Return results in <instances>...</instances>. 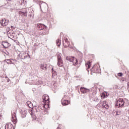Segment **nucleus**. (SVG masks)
Wrapping results in <instances>:
<instances>
[{"label":"nucleus","instance_id":"obj_1","mask_svg":"<svg viewBox=\"0 0 129 129\" xmlns=\"http://www.w3.org/2000/svg\"><path fill=\"white\" fill-rule=\"evenodd\" d=\"M27 82L29 84H34L35 85H39V84H42L43 83L41 78L32 75L29 76V79L27 80L25 83H27Z\"/></svg>","mask_w":129,"mask_h":129},{"label":"nucleus","instance_id":"obj_2","mask_svg":"<svg viewBox=\"0 0 129 129\" xmlns=\"http://www.w3.org/2000/svg\"><path fill=\"white\" fill-rule=\"evenodd\" d=\"M57 65L58 67H63L64 66V63H63V59H62V57L61 54H58L57 55Z\"/></svg>","mask_w":129,"mask_h":129},{"label":"nucleus","instance_id":"obj_3","mask_svg":"<svg viewBox=\"0 0 129 129\" xmlns=\"http://www.w3.org/2000/svg\"><path fill=\"white\" fill-rule=\"evenodd\" d=\"M116 105L118 106V107H122L124 105V101L121 98H119L116 101Z\"/></svg>","mask_w":129,"mask_h":129},{"label":"nucleus","instance_id":"obj_4","mask_svg":"<svg viewBox=\"0 0 129 129\" xmlns=\"http://www.w3.org/2000/svg\"><path fill=\"white\" fill-rule=\"evenodd\" d=\"M66 60L68 61H70V62H73V61H76L75 63L73 62L74 65H77L78 64V60H77V59L75 58V57L72 56H67L66 57Z\"/></svg>","mask_w":129,"mask_h":129},{"label":"nucleus","instance_id":"obj_5","mask_svg":"<svg viewBox=\"0 0 129 129\" xmlns=\"http://www.w3.org/2000/svg\"><path fill=\"white\" fill-rule=\"evenodd\" d=\"M39 6L41 11L42 10H48V5L45 3H41Z\"/></svg>","mask_w":129,"mask_h":129},{"label":"nucleus","instance_id":"obj_6","mask_svg":"<svg viewBox=\"0 0 129 129\" xmlns=\"http://www.w3.org/2000/svg\"><path fill=\"white\" fill-rule=\"evenodd\" d=\"M80 91L83 94H85V93H87V92H89V91H90V90L89 89H87L84 87H81L80 88Z\"/></svg>","mask_w":129,"mask_h":129},{"label":"nucleus","instance_id":"obj_7","mask_svg":"<svg viewBox=\"0 0 129 129\" xmlns=\"http://www.w3.org/2000/svg\"><path fill=\"white\" fill-rule=\"evenodd\" d=\"M20 113L22 117H26L27 116V110L24 108H22L20 110Z\"/></svg>","mask_w":129,"mask_h":129},{"label":"nucleus","instance_id":"obj_8","mask_svg":"<svg viewBox=\"0 0 129 129\" xmlns=\"http://www.w3.org/2000/svg\"><path fill=\"white\" fill-rule=\"evenodd\" d=\"M1 24L2 26H3V27H6V26H8L9 24V20L6 19H2L1 22Z\"/></svg>","mask_w":129,"mask_h":129},{"label":"nucleus","instance_id":"obj_9","mask_svg":"<svg viewBox=\"0 0 129 129\" xmlns=\"http://www.w3.org/2000/svg\"><path fill=\"white\" fill-rule=\"evenodd\" d=\"M61 104H62V105H68V104H69V101L66 100L65 97H64L61 99Z\"/></svg>","mask_w":129,"mask_h":129},{"label":"nucleus","instance_id":"obj_10","mask_svg":"<svg viewBox=\"0 0 129 129\" xmlns=\"http://www.w3.org/2000/svg\"><path fill=\"white\" fill-rule=\"evenodd\" d=\"M20 57L21 59H26V58H28V55H27V54L25 52H21L19 54Z\"/></svg>","mask_w":129,"mask_h":129},{"label":"nucleus","instance_id":"obj_11","mask_svg":"<svg viewBox=\"0 0 129 129\" xmlns=\"http://www.w3.org/2000/svg\"><path fill=\"white\" fill-rule=\"evenodd\" d=\"M5 129H14V125L11 123H9L6 124Z\"/></svg>","mask_w":129,"mask_h":129},{"label":"nucleus","instance_id":"obj_12","mask_svg":"<svg viewBox=\"0 0 129 129\" xmlns=\"http://www.w3.org/2000/svg\"><path fill=\"white\" fill-rule=\"evenodd\" d=\"M2 45L5 49H6V48H9V47L11 46V44H10V43L7 41L2 42Z\"/></svg>","mask_w":129,"mask_h":129},{"label":"nucleus","instance_id":"obj_13","mask_svg":"<svg viewBox=\"0 0 129 129\" xmlns=\"http://www.w3.org/2000/svg\"><path fill=\"white\" fill-rule=\"evenodd\" d=\"M40 67L41 71L46 70V69H47V64H41L40 65Z\"/></svg>","mask_w":129,"mask_h":129},{"label":"nucleus","instance_id":"obj_14","mask_svg":"<svg viewBox=\"0 0 129 129\" xmlns=\"http://www.w3.org/2000/svg\"><path fill=\"white\" fill-rule=\"evenodd\" d=\"M42 98H43L44 102H47V101H48V100H49V96L44 95L43 96Z\"/></svg>","mask_w":129,"mask_h":129},{"label":"nucleus","instance_id":"obj_15","mask_svg":"<svg viewBox=\"0 0 129 129\" xmlns=\"http://www.w3.org/2000/svg\"><path fill=\"white\" fill-rule=\"evenodd\" d=\"M12 120H15V122H17V116L16 115V112H13L12 113Z\"/></svg>","mask_w":129,"mask_h":129},{"label":"nucleus","instance_id":"obj_16","mask_svg":"<svg viewBox=\"0 0 129 129\" xmlns=\"http://www.w3.org/2000/svg\"><path fill=\"white\" fill-rule=\"evenodd\" d=\"M37 28H38L39 30L41 31V30H43L45 28V26L43 24H38Z\"/></svg>","mask_w":129,"mask_h":129},{"label":"nucleus","instance_id":"obj_17","mask_svg":"<svg viewBox=\"0 0 129 129\" xmlns=\"http://www.w3.org/2000/svg\"><path fill=\"white\" fill-rule=\"evenodd\" d=\"M26 104L28 107H30V108H33L34 107L33 104L30 101H28Z\"/></svg>","mask_w":129,"mask_h":129},{"label":"nucleus","instance_id":"obj_18","mask_svg":"<svg viewBox=\"0 0 129 129\" xmlns=\"http://www.w3.org/2000/svg\"><path fill=\"white\" fill-rule=\"evenodd\" d=\"M56 45L58 47H60V46H61V40L57 39L56 40Z\"/></svg>","mask_w":129,"mask_h":129},{"label":"nucleus","instance_id":"obj_19","mask_svg":"<svg viewBox=\"0 0 129 129\" xmlns=\"http://www.w3.org/2000/svg\"><path fill=\"white\" fill-rule=\"evenodd\" d=\"M90 66H91L90 61H88V62L87 63H86V67H87V68L89 69V68H90Z\"/></svg>","mask_w":129,"mask_h":129},{"label":"nucleus","instance_id":"obj_20","mask_svg":"<svg viewBox=\"0 0 129 129\" xmlns=\"http://www.w3.org/2000/svg\"><path fill=\"white\" fill-rule=\"evenodd\" d=\"M21 5H24V6L27 5V1L25 0H22L21 1Z\"/></svg>","mask_w":129,"mask_h":129},{"label":"nucleus","instance_id":"obj_21","mask_svg":"<svg viewBox=\"0 0 129 129\" xmlns=\"http://www.w3.org/2000/svg\"><path fill=\"white\" fill-rule=\"evenodd\" d=\"M65 41V43H67V44H66V47H68V46H69V42H68V39H67V38H66L64 39Z\"/></svg>","mask_w":129,"mask_h":129},{"label":"nucleus","instance_id":"obj_22","mask_svg":"<svg viewBox=\"0 0 129 129\" xmlns=\"http://www.w3.org/2000/svg\"><path fill=\"white\" fill-rule=\"evenodd\" d=\"M95 69V67H94L92 70L91 71H93L94 73H97V71H96V70Z\"/></svg>","mask_w":129,"mask_h":129},{"label":"nucleus","instance_id":"obj_23","mask_svg":"<svg viewBox=\"0 0 129 129\" xmlns=\"http://www.w3.org/2000/svg\"><path fill=\"white\" fill-rule=\"evenodd\" d=\"M116 114V115H119V114H121V110L117 111Z\"/></svg>","mask_w":129,"mask_h":129},{"label":"nucleus","instance_id":"obj_24","mask_svg":"<svg viewBox=\"0 0 129 129\" xmlns=\"http://www.w3.org/2000/svg\"><path fill=\"white\" fill-rule=\"evenodd\" d=\"M5 61H7V63H8V64L12 63V59H6Z\"/></svg>","mask_w":129,"mask_h":129},{"label":"nucleus","instance_id":"obj_25","mask_svg":"<svg viewBox=\"0 0 129 129\" xmlns=\"http://www.w3.org/2000/svg\"><path fill=\"white\" fill-rule=\"evenodd\" d=\"M114 88H115V89H119V88H120V87H119L118 86V85H114Z\"/></svg>","mask_w":129,"mask_h":129},{"label":"nucleus","instance_id":"obj_26","mask_svg":"<svg viewBox=\"0 0 129 129\" xmlns=\"http://www.w3.org/2000/svg\"><path fill=\"white\" fill-rule=\"evenodd\" d=\"M103 108H106V109H108V108H109L108 105H107V104H106V105L105 106H103Z\"/></svg>","mask_w":129,"mask_h":129},{"label":"nucleus","instance_id":"obj_27","mask_svg":"<svg viewBox=\"0 0 129 129\" xmlns=\"http://www.w3.org/2000/svg\"><path fill=\"white\" fill-rule=\"evenodd\" d=\"M107 104V102H106V101L103 102V103L102 104V107H103V106H105V105H106Z\"/></svg>","mask_w":129,"mask_h":129},{"label":"nucleus","instance_id":"obj_28","mask_svg":"<svg viewBox=\"0 0 129 129\" xmlns=\"http://www.w3.org/2000/svg\"><path fill=\"white\" fill-rule=\"evenodd\" d=\"M123 74L121 73H118V76H119V77H121V76H122Z\"/></svg>","mask_w":129,"mask_h":129},{"label":"nucleus","instance_id":"obj_29","mask_svg":"<svg viewBox=\"0 0 129 129\" xmlns=\"http://www.w3.org/2000/svg\"><path fill=\"white\" fill-rule=\"evenodd\" d=\"M43 108H41V109L43 110V109H44V108H46V105H44L43 104Z\"/></svg>","mask_w":129,"mask_h":129},{"label":"nucleus","instance_id":"obj_30","mask_svg":"<svg viewBox=\"0 0 129 129\" xmlns=\"http://www.w3.org/2000/svg\"><path fill=\"white\" fill-rule=\"evenodd\" d=\"M19 14H20V15H24V14H25V13H24V12H22V11H20V12H19Z\"/></svg>","mask_w":129,"mask_h":129},{"label":"nucleus","instance_id":"obj_31","mask_svg":"<svg viewBox=\"0 0 129 129\" xmlns=\"http://www.w3.org/2000/svg\"><path fill=\"white\" fill-rule=\"evenodd\" d=\"M11 28L12 30H15V27L11 26Z\"/></svg>","mask_w":129,"mask_h":129},{"label":"nucleus","instance_id":"obj_32","mask_svg":"<svg viewBox=\"0 0 129 129\" xmlns=\"http://www.w3.org/2000/svg\"><path fill=\"white\" fill-rule=\"evenodd\" d=\"M127 90L129 91V82L127 83Z\"/></svg>","mask_w":129,"mask_h":129},{"label":"nucleus","instance_id":"obj_33","mask_svg":"<svg viewBox=\"0 0 129 129\" xmlns=\"http://www.w3.org/2000/svg\"><path fill=\"white\" fill-rule=\"evenodd\" d=\"M63 46H65L66 47H67V46H66V45H67V43H66V42H63Z\"/></svg>","mask_w":129,"mask_h":129},{"label":"nucleus","instance_id":"obj_34","mask_svg":"<svg viewBox=\"0 0 129 129\" xmlns=\"http://www.w3.org/2000/svg\"><path fill=\"white\" fill-rule=\"evenodd\" d=\"M7 82H10V79L8 78Z\"/></svg>","mask_w":129,"mask_h":129},{"label":"nucleus","instance_id":"obj_35","mask_svg":"<svg viewBox=\"0 0 129 129\" xmlns=\"http://www.w3.org/2000/svg\"><path fill=\"white\" fill-rule=\"evenodd\" d=\"M121 81H122V82L124 81V79H121Z\"/></svg>","mask_w":129,"mask_h":129},{"label":"nucleus","instance_id":"obj_36","mask_svg":"<svg viewBox=\"0 0 129 129\" xmlns=\"http://www.w3.org/2000/svg\"><path fill=\"white\" fill-rule=\"evenodd\" d=\"M103 96H105V93H103Z\"/></svg>","mask_w":129,"mask_h":129},{"label":"nucleus","instance_id":"obj_37","mask_svg":"<svg viewBox=\"0 0 129 129\" xmlns=\"http://www.w3.org/2000/svg\"><path fill=\"white\" fill-rule=\"evenodd\" d=\"M57 129H60V127H59V126H58Z\"/></svg>","mask_w":129,"mask_h":129},{"label":"nucleus","instance_id":"obj_38","mask_svg":"<svg viewBox=\"0 0 129 129\" xmlns=\"http://www.w3.org/2000/svg\"><path fill=\"white\" fill-rule=\"evenodd\" d=\"M36 45H37V44L35 43L34 44V46H36Z\"/></svg>","mask_w":129,"mask_h":129},{"label":"nucleus","instance_id":"obj_39","mask_svg":"<svg viewBox=\"0 0 129 129\" xmlns=\"http://www.w3.org/2000/svg\"><path fill=\"white\" fill-rule=\"evenodd\" d=\"M106 95L107 96V93H106Z\"/></svg>","mask_w":129,"mask_h":129},{"label":"nucleus","instance_id":"obj_40","mask_svg":"<svg viewBox=\"0 0 129 129\" xmlns=\"http://www.w3.org/2000/svg\"><path fill=\"white\" fill-rule=\"evenodd\" d=\"M87 70H88V68L87 69Z\"/></svg>","mask_w":129,"mask_h":129},{"label":"nucleus","instance_id":"obj_41","mask_svg":"<svg viewBox=\"0 0 129 129\" xmlns=\"http://www.w3.org/2000/svg\"><path fill=\"white\" fill-rule=\"evenodd\" d=\"M52 72H53V68L52 69Z\"/></svg>","mask_w":129,"mask_h":129},{"label":"nucleus","instance_id":"obj_42","mask_svg":"<svg viewBox=\"0 0 129 129\" xmlns=\"http://www.w3.org/2000/svg\"><path fill=\"white\" fill-rule=\"evenodd\" d=\"M5 78H8V77H6Z\"/></svg>","mask_w":129,"mask_h":129},{"label":"nucleus","instance_id":"obj_43","mask_svg":"<svg viewBox=\"0 0 129 129\" xmlns=\"http://www.w3.org/2000/svg\"><path fill=\"white\" fill-rule=\"evenodd\" d=\"M40 3H42V1H40Z\"/></svg>","mask_w":129,"mask_h":129},{"label":"nucleus","instance_id":"obj_44","mask_svg":"<svg viewBox=\"0 0 129 129\" xmlns=\"http://www.w3.org/2000/svg\"><path fill=\"white\" fill-rule=\"evenodd\" d=\"M91 75H92V73H91Z\"/></svg>","mask_w":129,"mask_h":129}]
</instances>
